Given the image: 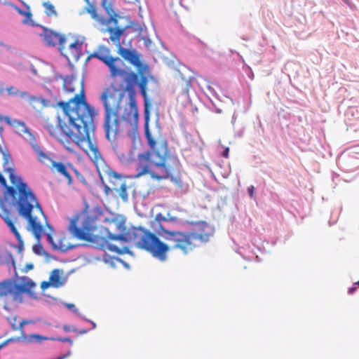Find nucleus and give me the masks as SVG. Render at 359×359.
Here are the masks:
<instances>
[{
    "mask_svg": "<svg viewBox=\"0 0 359 359\" xmlns=\"http://www.w3.org/2000/svg\"><path fill=\"white\" fill-rule=\"evenodd\" d=\"M90 57L98 59L108 67L111 79L120 76L126 82L119 88L111 84L100 95L105 110L104 128L106 137L111 141L121 130V119L131 126L137 124L139 115L133 87L137 82L138 74L123 69V60L112 56L110 49L106 46H100Z\"/></svg>",
    "mask_w": 359,
    "mask_h": 359,
    "instance_id": "1",
    "label": "nucleus"
},
{
    "mask_svg": "<svg viewBox=\"0 0 359 359\" xmlns=\"http://www.w3.org/2000/svg\"><path fill=\"white\" fill-rule=\"evenodd\" d=\"M109 224L115 226L117 234L110 231L109 228H105L107 235L102 239L101 248L111 252L121 254L123 251L109 241H123L133 243L139 249L144 250L151 254L153 257L161 262L168 259V252L170 249L180 251L183 255H188L199 247L196 243V238L191 231H170L161 228L164 238L172 243L169 246L163 242L155 233L143 227L126 226L124 219L114 218L109 222Z\"/></svg>",
    "mask_w": 359,
    "mask_h": 359,
    "instance_id": "2",
    "label": "nucleus"
},
{
    "mask_svg": "<svg viewBox=\"0 0 359 359\" xmlns=\"http://www.w3.org/2000/svg\"><path fill=\"white\" fill-rule=\"evenodd\" d=\"M138 81L139 79L134 86L138 84L140 93L144 99V128L149 150L137 155L136 177L149 175L151 178L158 181L170 179L175 184L181 187L182 182L178 177L181 164L178 158L170 153L168 141L161 133L160 129L152 131L149 128V111L147 93L148 79L142 75L139 83ZM134 91L136 94L135 90Z\"/></svg>",
    "mask_w": 359,
    "mask_h": 359,
    "instance_id": "3",
    "label": "nucleus"
},
{
    "mask_svg": "<svg viewBox=\"0 0 359 359\" xmlns=\"http://www.w3.org/2000/svg\"><path fill=\"white\" fill-rule=\"evenodd\" d=\"M12 187H8L6 194L15 199L18 194L17 200V210L27 222V229L31 231L35 238L39 241L43 236H46L48 243L53 250L66 252L76 246L70 241L72 236L65 233H59L53 236L54 229L47 222L46 217L34 194L22 182L21 178L13 172L10 175Z\"/></svg>",
    "mask_w": 359,
    "mask_h": 359,
    "instance_id": "4",
    "label": "nucleus"
},
{
    "mask_svg": "<svg viewBox=\"0 0 359 359\" xmlns=\"http://www.w3.org/2000/svg\"><path fill=\"white\" fill-rule=\"evenodd\" d=\"M69 122L63 129L67 136L81 149L85 151L95 163L100 176L107 178L110 184L109 189L117 191L119 184L125 181L122 176L111 169L104 162L97 144L92 141L90 133L94 131L92 111L83 104L77 111H71ZM102 178V177H101Z\"/></svg>",
    "mask_w": 359,
    "mask_h": 359,
    "instance_id": "5",
    "label": "nucleus"
},
{
    "mask_svg": "<svg viewBox=\"0 0 359 359\" xmlns=\"http://www.w3.org/2000/svg\"><path fill=\"white\" fill-rule=\"evenodd\" d=\"M81 104H83L85 106H86L87 108H88L89 111H92L91 114H93L92 117L93 124L95 126L94 118L97 113L95 111V109L93 107H92L90 104H88V102L86 101L85 95L83 90H82L80 93L76 94L68 102H57V105L62 109L64 112V120L63 121H62V120L60 118H58V124L56 125H54L51 123H47L46 126V129L48 130L49 134L53 137L57 138L60 136V132H62V133L67 137L68 141L75 143L65 133L63 129V126H67L69 122V121L70 119V116L69 112H70L72 110L77 111V109L80 108Z\"/></svg>",
    "mask_w": 359,
    "mask_h": 359,
    "instance_id": "6",
    "label": "nucleus"
},
{
    "mask_svg": "<svg viewBox=\"0 0 359 359\" xmlns=\"http://www.w3.org/2000/svg\"><path fill=\"white\" fill-rule=\"evenodd\" d=\"M35 286V283L27 277L22 278L21 284H17L12 280L0 283V299H4L6 302L4 308L9 310L7 304L8 298H11L13 302L20 300L22 293L31 292Z\"/></svg>",
    "mask_w": 359,
    "mask_h": 359,
    "instance_id": "7",
    "label": "nucleus"
},
{
    "mask_svg": "<svg viewBox=\"0 0 359 359\" xmlns=\"http://www.w3.org/2000/svg\"><path fill=\"white\" fill-rule=\"evenodd\" d=\"M125 28L118 26L111 27L108 26L106 29H102V32H108L109 34L110 41L117 48V52L121 57L133 65V66L140 68L142 67V62L140 55L137 54V50L135 49H128L123 48L120 43L121 36L125 32Z\"/></svg>",
    "mask_w": 359,
    "mask_h": 359,
    "instance_id": "8",
    "label": "nucleus"
},
{
    "mask_svg": "<svg viewBox=\"0 0 359 359\" xmlns=\"http://www.w3.org/2000/svg\"><path fill=\"white\" fill-rule=\"evenodd\" d=\"M0 217L8 226L11 233L16 238L19 247H22L24 243L18 231V229L21 228V225L18 222V218L13 217L12 213L8 210L6 209L1 203H0Z\"/></svg>",
    "mask_w": 359,
    "mask_h": 359,
    "instance_id": "9",
    "label": "nucleus"
},
{
    "mask_svg": "<svg viewBox=\"0 0 359 359\" xmlns=\"http://www.w3.org/2000/svg\"><path fill=\"white\" fill-rule=\"evenodd\" d=\"M83 40L79 37L74 38L67 46L64 43L60 47V50L67 57V60H78L82 55Z\"/></svg>",
    "mask_w": 359,
    "mask_h": 359,
    "instance_id": "10",
    "label": "nucleus"
},
{
    "mask_svg": "<svg viewBox=\"0 0 359 359\" xmlns=\"http://www.w3.org/2000/svg\"><path fill=\"white\" fill-rule=\"evenodd\" d=\"M196 238V243H207L213 236V229L205 222H200L197 223L195 229L191 231Z\"/></svg>",
    "mask_w": 359,
    "mask_h": 359,
    "instance_id": "11",
    "label": "nucleus"
},
{
    "mask_svg": "<svg viewBox=\"0 0 359 359\" xmlns=\"http://www.w3.org/2000/svg\"><path fill=\"white\" fill-rule=\"evenodd\" d=\"M22 137L30 144L32 148L34 149L37 156V159L39 161L44 163L47 161V160H50L49 155L44 152L40 145L37 144L34 135L32 133L29 128L26 130V133L22 135Z\"/></svg>",
    "mask_w": 359,
    "mask_h": 359,
    "instance_id": "12",
    "label": "nucleus"
},
{
    "mask_svg": "<svg viewBox=\"0 0 359 359\" xmlns=\"http://www.w3.org/2000/svg\"><path fill=\"white\" fill-rule=\"evenodd\" d=\"M47 161L51 162V171L53 172H57L62 175L69 185L72 184V177L69 170H72L77 176L80 175L79 172L76 169L73 168L71 165H67L62 162H56L51 158L50 160H47Z\"/></svg>",
    "mask_w": 359,
    "mask_h": 359,
    "instance_id": "13",
    "label": "nucleus"
},
{
    "mask_svg": "<svg viewBox=\"0 0 359 359\" xmlns=\"http://www.w3.org/2000/svg\"><path fill=\"white\" fill-rule=\"evenodd\" d=\"M41 36L47 46H59L61 47L64 43H66L67 39L65 35L60 34L51 29H44Z\"/></svg>",
    "mask_w": 359,
    "mask_h": 359,
    "instance_id": "14",
    "label": "nucleus"
},
{
    "mask_svg": "<svg viewBox=\"0 0 359 359\" xmlns=\"http://www.w3.org/2000/svg\"><path fill=\"white\" fill-rule=\"evenodd\" d=\"M86 1L88 4V6L85 8L86 12L89 13L91 15V18L96 22H97L101 25H108L111 22H112L116 27L117 26L118 19L116 14H114V16H111L109 18L105 19L97 13V9L94 4L90 3L89 0H86Z\"/></svg>",
    "mask_w": 359,
    "mask_h": 359,
    "instance_id": "15",
    "label": "nucleus"
},
{
    "mask_svg": "<svg viewBox=\"0 0 359 359\" xmlns=\"http://www.w3.org/2000/svg\"><path fill=\"white\" fill-rule=\"evenodd\" d=\"M77 218H73L68 226L69 232L74 237H76L80 240L90 241H91V235L89 232L84 229H81L77 226Z\"/></svg>",
    "mask_w": 359,
    "mask_h": 359,
    "instance_id": "16",
    "label": "nucleus"
},
{
    "mask_svg": "<svg viewBox=\"0 0 359 359\" xmlns=\"http://www.w3.org/2000/svg\"><path fill=\"white\" fill-rule=\"evenodd\" d=\"M0 121H4V122L8 125L12 126L14 128L15 133L21 136L23 135V134L26 133V130L28 129L24 122L17 119H11L8 116H2L0 115Z\"/></svg>",
    "mask_w": 359,
    "mask_h": 359,
    "instance_id": "17",
    "label": "nucleus"
},
{
    "mask_svg": "<svg viewBox=\"0 0 359 359\" xmlns=\"http://www.w3.org/2000/svg\"><path fill=\"white\" fill-rule=\"evenodd\" d=\"M28 100L30 105L36 110H40L46 107V100L41 97L31 95L28 93V96L25 98Z\"/></svg>",
    "mask_w": 359,
    "mask_h": 359,
    "instance_id": "18",
    "label": "nucleus"
},
{
    "mask_svg": "<svg viewBox=\"0 0 359 359\" xmlns=\"http://www.w3.org/2000/svg\"><path fill=\"white\" fill-rule=\"evenodd\" d=\"M6 92V95L20 97L21 98H26L28 96V93L25 91H21L17 89L14 86L6 87V88H1L0 93L4 95V92Z\"/></svg>",
    "mask_w": 359,
    "mask_h": 359,
    "instance_id": "19",
    "label": "nucleus"
},
{
    "mask_svg": "<svg viewBox=\"0 0 359 359\" xmlns=\"http://www.w3.org/2000/svg\"><path fill=\"white\" fill-rule=\"evenodd\" d=\"M61 274L62 271L60 269H54L51 272L49 281L53 286L58 287L62 285L63 282L61 280Z\"/></svg>",
    "mask_w": 359,
    "mask_h": 359,
    "instance_id": "20",
    "label": "nucleus"
},
{
    "mask_svg": "<svg viewBox=\"0 0 359 359\" xmlns=\"http://www.w3.org/2000/svg\"><path fill=\"white\" fill-rule=\"evenodd\" d=\"M76 82V80L73 79L72 77L66 76L64 79L63 82V88L68 93H73L75 90L74 83Z\"/></svg>",
    "mask_w": 359,
    "mask_h": 359,
    "instance_id": "21",
    "label": "nucleus"
},
{
    "mask_svg": "<svg viewBox=\"0 0 359 359\" xmlns=\"http://www.w3.org/2000/svg\"><path fill=\"white\" fill-rule=\"evenodd\" d=\"M116 191L118 193L119 196L123 199V201H126L128 200L127 186L126 182L119 184L118 189Z\"/></svg>",
    "mask_w": 359,
    "mask_h": 359,
    "instance_id": "22",
    "label": "nucleus"
},
{
    "mask_svg": "<svg viewBox=\"0 0 359 359\" xmlns=\"http://www.w3.org/2000/svg\"><path fill=\"white\" fill-rule=\"evenodd\" d=\"M43 7L45 8L46 14L49 16H57V12L55 9V7L50 2H44L43 4Z\"/></svg>",
    "mask_w": 359,
    "mask_h": 359,
    "instance_id": "23",
    "label": "nucleus"
},
{
    "mask_svg": "<svg viewBox=\"0 0 359 359\" xmlns=\"http://www.w3.org/2000/svg\"><path fill=\"white\" fill-rule=\"evenodd\" d=\"M102 6L106 10L107 13L111 16L115 14L113 11L112 4L109 0H102Z\"/></svg>",
    "mask_w": 359,
    "mask_h": 359,
    "instance_id": "24",
    "label": "nucleus"
},
{
    "mask_svg": "<svg viewBox=\"0 0 359 359\" xmlns=\"http://www.w3.org/2000/svg\"><path fill=\"white\" fill-rule=\"evenodd\" d=\"M33 251L38 255H42L43 248L41 245H34L33 246Z\"/></svg>",
    "mask_w": 359,
    "mask_h": 359,
    "instance_id": "25",
    "label": "nucleus"
},
{
    "mask_svg": "<svg viewBox=\"0 0 359 359\" xmlns=\"http://www.w3.org/2000/svg\"><path fill=\"white\" fill-rule=\"evenodd\" d=\"M34 269V264L32 263H27L25 265L24 268L22 269V271L24 273H27L29 271Z\"/></svg>",
    "mask_w": 359,
    "mask_h": 359,
    "instance_id": "26",
    "label": "nucleus"
},
{
    "mask_svg": "<svg viewBox=\"0 0 359 359\" xmlns=\"http://www.w3.org/2000/svg\"><path fill=\"white\" fill-rule=\"evenodd\" d=\"M248 191L250 196L251 198H252L254 196L255 187L252 185H251L250 187H248Z\"/></svg>",
    "mask_w": 359,
    "mask_h": 359,
    "instance_id": "27",
    "label": "nucleus"
},
{
    "mask_svg": "<svg viewBox=\"0 0 359 359\" xmlns=\"http://www.w3.org/2000/svg\"><path fill=\"white\" fill-rule=\"evenodd\" d=\"M58 340L60 341H62V342H69L70 344H73L72 340L71 339H69V338H67V337L59 338Z\"/></svg>",
    "mask_w": 359,
    "mask_h": 359,
    "instance_id": "28",
    "label": "nucleus"
},
{
    "mask_svg": "<svg viewBox=\"0 0 359 359\" xmlns=\"http://www.w3.org/2000/svg\"><path fill=\"white\" fill-rule=\"evenodd\" d=\"M229 149L228 147L225 148V149L224 150L223 153H222V156L225 158H228L229 157Z\"/></svg>",
    "mask_w": 359,
    "mask_h": 359,
    "instance_id": "29",
    "label": "nucleus"
},
{
    "mask_svg": "<svg viewBox=\"0 0 359 359\" xmlns=\"http://www.w3.org/2000/svg\"><path fill=\"white\" fill-rule=\"evenodd\" d=\"M4 154V158L5 160V163H7L8 161L10 159L11 156L8 153L3 152Z\"/></svg>",
    "mask_w": 359,
    "mask_h": 359,
    "instance_id": "30",
    "label": "nucleus"
},
{
    "mask_svg": "<svg viewBox=\"0 0 359 359\" xmlns=\"http://www.w3.org/2000/svg\"><path fill=\"white\" fill-rule=\"evenodd\" d=\"M50 281L49 282L44 281V282H42L41 287L42 289H46L50 285Z\"/></svg>",
    "mask_w": 359,
    "mask_h": 359,
    "instance_id": "31",
    "label": "nucleus"
},
{
    "mask_svg": "<svg viewBox=\"0 0 359 359\" xmlns=\"http://www.w3.org/2000/svg\"><path fill=\"white\" fill-rule=\"evenodd\" d=\"M156 219H157L158 221H161V220L166 221L167 220L165 217H162L161 214L156 215Z\"/></svg>",
    "mask_w": 359,
    "mask_h": 359,
    "instance_id": "32",
    "label": "nucleus"
},
{
    "mask_svg": "<svg viewBox=\"0 0 359 359\" xmlns=\"http://www.w3.org/2000/svg\"><path fill=\"white\" fill-rule=\"evenodd\" d=\"M355 290H356V287L355 286H353V287H351V288L348 289V292L350 294H353Z\"/></svg>",
    "mask_w": 359,
    "mask_h": 359,
    "instance_id": "33",
    "label": "nucleus"
},
{
    "mask_svg": "<svg viewBox=\"0 0 359 359\" xmlns=\"http://www.w3.org/2000/svg\"><path fill=\"white\" fill-rule=\"evenodd\" d=\"M187 89L188 90L189 88L191 86V79H188L185 81Z\"/></svg>",
    "mask_w": 359,
    "mask_h": 359,
    "instance_id": "34",
    "label": "nucleus"
},
{
    "mask_svg": "<svg viewBox=\"0 0 359 359\" xmlns=\"http://www.w3.org/2000/svg\"><path fill=\"white\" fill-rule=\"evenodd\" d=\"M0 182L2 184H6V180L1 174H0Z\"/></svg>",
    "mask_w": 359,
    "mask_h": 359,
    "instance_id": "35",
    "label": "nucleus"
},
{
    "mask_svg": "<svg viewBox=\"0 0 359 359\" xmlns=\"http://www.w3.org/2000/svg\"><path fill=\"white\" fill-rule=\"evenodd\" d=\"M67 307L72 309H74L75 306L73 304H67Z\"/></svg>",
    "mask_w": 359,
    "mask_h": 359,
    "instance_id": "36",
    "label": "nucleus"
},
{
    "mask_svg": "<svg viewBox=\"0 0 359 359\" xmlns=\"http://www.w3.org/2000/svg\"><path fill=\"white\" fill-rule=\"evenodd\" d=\"M9 341H10V339L6 340V341H4L3 343H1L0 345H2V348H3L4 346H6L8 344V342Z\"/></svg>",
    "mask_w": 359,
    "mask_h": 359,
    "instance_id": "37",
    "label": "nucleus"
},
{
    "mask_svg": "<svg viewBox=\"0 0 359 359\" xmlns=\"http://www.w3.org/2000/svg\"><path fill=\"white\" fill-rule=\"evenodd\" d=\"M31 337H33V338H37V339L41 338V336L39 335V334H33Z\"/></svg>",
    "mask_w": 359,
    "mask_h": 359,
    "instance_id": "38",
    "label": "nucleus"
},
{
    "mask_svg": "<svg viewBox=\"0 0 359 359\" xmlns=\"http://www.w3.org/2000/svg\"><path fill=\"white\" fill-rule=\"evenodd\" d=\"M79 332L80 334H86V333H87V330H81Z\"/></svg>",
    "mask_w": 359,
    "mask_h": 359,
    "instance_id": "39",
    "label": "nucleus"
},
{
    "mask_svg": "<svg viewBox=\"0 0 359 359\" xmlns=\"http://www.w3.org/2000/svg\"><path fill=\"white\" fill-rule=\"evenodd\" d=\"M25 323V321H22V322H21V323H20V329H22V327L24 326Z\"/></svg>",
    "mask_w": 359,
    "mask_h": 359,
    "instance_id": "40",
    "label": "nucleus"
},
{
    "mask_svg": "<svg viewBox=\"0 0 359 359\" xmlns=\"http://www.w3.org/2000/svg\"><path fill=\"white\" fill-rule=\"evenodd\" d=\"M0 46H5V44L3 42H0Z\"/></svg>",
    "mask_w": 359,
    "mask_h": 359,
    "instance_id": "41",
    "label": "nucleus"
},
{
    "mask_svg": "<svg viewBox=\"0 0 359 359\" xmlns=\"http://www.w3.org/2000/svg\"><path fill=\"white\" fill-rule=\"evenodd\" d=\"M354 285H358L359 287V280L358 282H356L355 283H354Z\"/></svg>",
    "mask_w": 359,
    "mask_h": 359,
    "instance_id": "42",
    "label": "nucleus"
},
{
    "mask_svg": "<svg viewBox=\"0 0 359 359\" xmlns=\"http://www.w3.org/2000/svg\"><path fill=\"white\" fill-rule=\"evenodd\" d=\"M93 328L95 327V323H93Z\"/></svg>",
    "mask_w": 359,
    "mask_h": 359,
    "instance_id": "43",
    "label": "nucleus"
},
{
    "mask_svg": "<svg viewBox=\"0 0 359 359\" xmlns=\"http://www.w3.org/2000/svg\"><path fill=\"white\" fill-rule=\"evenodd\" d=\"M27 15H28L29 17H30V16H31V14L29 13L27 14Z\"/></svg>",
    "mask_w": 359,
    "mask_h": 359,
    "instance_id": "44",
    "label": "nucleus"
},
{
    "mask_svg": "<svg viewBox=\"0 0 359 359\" xmlns=\"http://www.w3.org/2000/svg\"><path fill=\"white\" fill-rule=\"evenodd\" d=\"M2 348V345H0V350Z\"/></svg>",
    "mask_w": 359,
    "mask_h": 359,
    "instance_id": "45",
    "label": "nucleus"
}]
</instances>
